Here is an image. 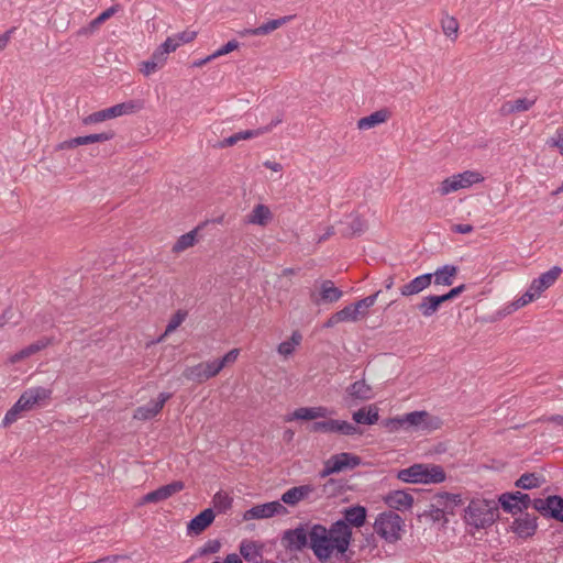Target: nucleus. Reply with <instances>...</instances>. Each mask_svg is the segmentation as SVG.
I'll list each match as a JSON object with an SVG mask.
<instances>
[{
    "label": "nucleus",
    "mask_w": 563,
    "mask_h": 563,
    "mask_svg": "<svg viewBox=\"0 0 563 563\" xmlns=\"http://www.w3.org/2000/svg\"><path fill=\"white\" fill-rule=\"evenodd\" d=\"M349 548L350 533L343 521H334L330 528L311 523L309 549L320 562L328 561L333 554L345 558Z\"/></svg>",
    "instance_id": "obj_1"
},
{
    "label": "nucleus",
    "mask_w": 563,
    "mask_h": 563,
    "mask_svg": "<svg viewBox=\"0 0 563 563\" xmlns=\"http://www.w3.org/2000/svg\"><path fill=\"white\" fill-rule=\"evenodd\" d=\"M464 512L465 523L477 530L490 527L499 517L498 504L489 499H472Z\"/></svg>",
    "instance_id": "obj_2"
},
{
    "label": "nucleus",
    "mask_w": 563,
    "mask_h": 563,
    "mask_svg": "<svg viewBox=\"0 0 563 563\" xmlns=\"http://www.w3.org/2000/svg\"><path fill=\"white\" fill-rule=\"evenodd\" d=\"M397 478L404 483L440 484L446 475L441 465L417 463L397 472Z\"/></svg>",
    "instance_id": "obj_3"
},
{
    "label": "nucleus",
    "mask_w": 563,
    "mask_h": 563,
    "mask_svg": "<svg viewBox=\"0 0 563 563\" xmlns=\"http://www.w3.org/2000/svg\"><path fill=\"white\" fill-rule=\"evenodd\" d=\"M404 519L393 510L380 512L374 522L375 532L388 543H396L404 532Z\"/></svg>",
    "instance_id": "obj_4"
},
{
    "label": "nucleus",
    "mask_w": 563,
    "mask_h": 563,
    "mask_svg": "<svg viewBox=\"0 0 563 563\" xmlns=\"http://www.w3.org/2000/svg\"><path fill=\"white\" fill-rule=\"evenodd\" d=\"M311 523H300L294 529H287L283 532L282 544L290 552H301L309 548Z\"/></svg>",
    "instance_id": "obj_5"
},
{
    "label": "nucleus",
    "mask_w": 563,
    "mask_h": 563,
    "mask_svg": "<svg viewBox=\"0 0 563 563\" xmlns=\"http://www.w3.org/2000/svg\"><path fill=\"white\" fill-rule=\"evenodd\" d=\"M407 431H433L441 427V419L426 410L405 413Z\"/></svg>",
    "instance_id": "obj_6"
},
{
    "label": "nucleus",
    "mask_w": 563,
    "mask_h": 563,
    "mask_svg": "<svg viewBox=\"0 0 563 563\" xmlns=\"http://www.w3.org/2000/svg\"><path fill=\"white\" fill-rule=\"evenodd\" d=\"M343 291L331 279L321 280L316 290L310 292V300L317 305L334 303L341 299Z\"/></svg>",
    "instance_id": "obj_7"
},
{
    "label": "nucleus",
    "mask_w": 563,
    "mask_h": 563,
    "mask_svg": "<svg viewBox=\"0 0 563 563\" xmlns=\"http://www.w3.org/2000/svg\"><path fill=\"white\" fill-rule=\"evenodd\" d=\"M287 514V508L279 500H274L261 505H255L247 509L243 514V520L249 521L253 519H267L274 516H284Z\"/></svg>",
    "instance_id": "obj_8"
},
{
    "label": "nucleus",
    "mask_w": 563,
    "mask_h": 563,
    "mask_svg": "<svg viewBox=\"0 0 563 563\" xmlns=\"http://www.w3.org/2000/svg\"><path fill=\"white\" fill-rule=\"evenodd\" d=\"M172 398L170 393H161L155 400L148 401L144 406H140L134 410V419L150 420L156 417L164 408L167 400Z\"/></svg>",
    "instance_id": "obj_9"
},
{
    "label": "nucleus",
    "mask_w": 563,
    "mask_h": 563,
    "mask_svg": "<svg viewBox=\"0 0 563 563\" xmlns=\"http://www.w3.org/2000/svg\"><path fill=\"white\" fill-rule=\"evenodd\" d=\"M343 518L338 521H343L347 526V530L350 533V542L352 541V528H361L366 522L367 509L361 505H353L346 507L342 511Z\"/></svg>",
    "instance_id": "obj_10"
},
{
    "label": "nucleus",
    "mask_w": 563,
    "mask_h": 563,
    "mask_svg": "<svg viewBox=\"0 0 563 563\" xmlns=\"http://www.w3.org/2000/svg\"><path fill=\"white\" fill-rule=\"evenodd\" d=\"M280 122H282V119L280 118H276V119L272 120V122L269 124H267V125H265L263 128H258V129H255V130H246V131L236 132V133L232 134L231 136L223 139L219 143V147L223 148V147L233 146L239 141L249 140V139L256 137V136L263 135L265 133H268V132L272 131V129L274 126H276Z\"/></svg>",
    "instance_id": "obj_11"
},
{
    "label": "nucleus",
    "mask_w": 563,
    "mask_h": 563,
    "mask_svg": "<svg viewBox=\"0 0 563 563\" xmlns=\"http://www.w3.org/2000/svg\"><path fill=\"white\" fill-rule=\"evenodd\" d=\"M115 136V132L113 130H108L101 133H95L84 136H77L67 141L62 142L58 145L59 150H70L80 145H88L92 143L106 142L110 141Z\"/></svg>",
    "instance_id": "obj_12"
},
{
    "label": "nucleus",
    "mask_w": 563,
    "mask_h": 563,
    "mask_svg": "<svg viewBox=\"0 0 563 563\" xmlns=\"http://www.w3.org/2000/svg\"><path fill=\"white\" fill-rule=\"evenodd\" d=\"M538 518L534 515L523 512L511 525V531L519 538L527 539L534 536L538 529Z\"/></svg>",
    "instance_id": "obj_13"
},
{
    "label": "nucleus",
    "mask_w": 563,
    "mask_h": 563,
    "mask_svg": "<svg viewBox=\"0 0 563 563\" xmlns=\"http://www.w3.org/2000/svg\"><path fill=\"white\" fill-rule=\"evenodd\" d=\"M433 504L446 516H454L455 509L464 504L461 494L439 492L432 497Z\"/></svg>",
    "instance_id": "obj_14"
},
{
    "label": "nucleus",
    "mask_w": 563,
    "mask_h": 563,
    "mask_svg": "<svg viewBox=\"0 0 563 563\" xmlns=\"http://www.w3.org/2000/svg\"><path fill=\"white\" fill-rule=\"evenodd\" d=\"M185 484L181 481H174L167 485L161 486L157 489L147 493L142 499V504L159 503L166 500L176 493L181 492Z\"/></svg>",
    "instance_id": "obj_15"
},
{
    "label": "nucleus",
    "mask_w": 563,
    "mask_h": 563,
    "mask_svg": "<svg viewBox=\"0 0 563 563\" xmlns=\"http://www.w3.org/2000/svg\"><path fill=\"white\" fill-rule=\"evenodd\" d=\"M336 474L345 471H352L362 464V459L353 453L342 452L329 457Z\"/></svg>",
    "instance_id": "obj_16"
},
{
    "label": "nucleus",
    "mask_w": 563,
    "mask_h": 563,
    "mask_svg": "<svg viewBox=\"0 0 563 563\" xmlns=\"http://www.w3.org/2000/svg\"><path fill=\"white\" fill-rule=\"evenodd\" d=\"M561 273L562 268L560 266H553L548 272L542 273L538 278H534L529 287L539 297L556 282Z\"/></svg>",
    "instance_id": "obj_17"
},
{
    "label": "nucleus",
    "mask_w": 563,
    "mask_h": 563,
    "mask_svg": "<svg viewBox=\"0 0 563 563\" xmlns=\"http://www.w3.org/2000/svg\"><path fill=\"white\" fill-rule=\"evenodd\" d=\"M339 224V232L343 238L358 236L366 230L365 221L357 214H351L345 220L340 221Z\"/></svg>",
    "instance_id": "obj_18"
},
{
    "label": "nucleus",
    "mask_w": 563,
    "mask_h": 563,
    "mask_svg": "<svg viewBox=\"0 0 563 563\" xmlns=\"http://www.w3.org/2000/svg\"><path fill=\"white\" fill-rule=\"evenodd\" d=\"M214 518L216 515L211 508L202 510L188 522V534H200L213 522Z\"/></svg>",
    "instance_id": "obj_19"
},
{
    "label": "nucleus",
    "mask_w": 563,
    "mask_h": 563,
    "mask_svg": "<svg viewBox=\"0 0 563 563\" xmlns=\"http://www.w3.org/2000/svg\"><path fill=\"white\" fill-rule=\"evenodd\" d=\"M263 548L264 545L262 543H258L256 541L244 539L239 547L240 554L242 558L252 563H258L260 560L263 559Z\"/></svg>",
    "instance_id": "obj_20"
},
{
    "label": "nucleus",
    "mask_w": 563,
    "mask_h": 563,
    "mask_svg": "<svg viewBox=\"0 0 563 563\" xmlns=\"http://www.w3.org/2000/svg\"><path fill=\"white\" fill-rule=\"evenodd\" d=\"M385 503L396 510H406L411 508L413 497L405 490H393L385 497Z\"/></svg>",
    "instance_id": "obj_21"
},
{
    "label": "nucleus",
    "mask_w": 563,
    "mask_h": 563,
    "mask_svg": "<svg viewBox=\"0 0 563 563\" xmlns=\"http://www.w3.org/2000/svg\"><path fill=\"white\" fill-rule=\"evenodd\" d=\"M432 283V274L426 273L415 277L400 288V294L405 297L417 295L428 288Z\"/></svg>",
    "instance_id": "obj_22"
},
{
    "label": "nucleus",
    "mask_w": 563,
    "mask_h": 563,
    "mask_svg": "<svg viewBox=\"0 0 563 563\" xmlns=\"http://www.w3.org/2000/svg\"><path fill=\"white\" fill-rule=\"evenodd\" d=\"M312 492L313 487L311 485L294 486L282 495L280 500L286 505L296 506L299 501L307 498Z\"/></svg>",
    "instance_id": "obj_23"
},
{
    "label": "nucleus",
    "mask_w": 563,
    "mask_h": 563,
    "mask_svg": "<svg viewBox=\"0 0 563 563\" xmlns=\"http://www.w3.org/2000/svg\"><path fill=\"white\" fill-rule=\"evenodd\" d=\"M167 62V57L158 48H156L147 60L142 62L140 71L148 77L157 70L162 69Z\"/></svg>",
    "instance_id": "obj_24"
},
{
    "label": "nucleus",
    "mask_w": 563,
    "mask_h": 563,
    "mask_svg": "<svg viewBox=\"0 0 563 563\" xmlns=\"http://www.w3.org/2000/svg\"><path fill=\"white\" fill-rule=\"evenodd\" d=\"M537 101V98H519L512 101H506L501 104L499 112L501 115H510L517 112L528 111Z\"/></svg>",
    "instance_id": "obj_25"
},
{
    "label": "nucleus",
    "mask_w": 563,
    "mask_h": 563,
    "mask_svg": "<svg viewBox=\"0 0 563 563\" xmlns=\"http://www.w3.org/2000/svg\"><path fill=\"white\" fill-rule=\"evenodd\" d=\"M389 111L387 109H380L367 117H363L357 121V128L360 130H368L376 125L386 122L389 118Z\"/></svg>",
    "instance_id": "obj_26"
},
{
    "label": "nucleus",
    "mask_w": 563,
    "mask_h": 563,
    "mask_svg": "<svg viewBox=\"0 0 563 563\" xmlns=\"http://www.w3.org/2000/svg\"><path fill=\"white\" fill-rule=\"evenodd\" d=\"M346 391L353 400L364 401L373 398L372 387L367 385L363 379L351 384Z\"/></svg>",
    "instance_id": "obj_27"
},
{
    "label": "nucleus",
    "mask_w": 563,
    "mask_h": 563,
    "mask_svg": "<svg viewBox=\"0 0 563 563\" xmlns=\"http://www.w3.org/2000/svg\"><path fill=\"white\" fill-rule=\"evenodd\" d=\"M379 419L378 408L375 405L363 407L353 413V420L357 424H375Z\"/></svg>",
    "instance_id": "obj_28"
},
{
    "label": "nucleus",
    "mask_w": 563,
    "mask_h": 563,
    "mask_svg": "<svg viewBox=\"0 0 563 563\" xmlns=\"http://www.w3.org/2000/svg\"><path fill=\"white\" fill-rule=\"evenodd\" d=\"M457 266L444 265L431 274L432 278L434 277L435 285L451 286L453 284V277L457 274Z\"/></svg>",
    "instance_id": "obj_29"
},
{
    "label": "nucleus",
    "mask_w": 563,
    "mask_h": 563,
    "mask_svg": "<svg viewBox=\"0 0 563 563\" xmlns=\"http://www.w3.org/2000/svg\"><path fill=\"white\" fill-rule=\"evenodd\" d=\"M442 303L441 296L429 295L422 298L421 302L418 305V310L423 317L428 318L433 316Z\"/></svg>",
    "instance_id": "obj_30"
},
{
    "label": "nucleus",
    "mask_w": 563,
    "mask_h": 563,
    "mask_svg": "<svg viewBox=\"0 0 563 563\" xmlns=\"http://www.w3.org/2000/svg\"><path fill=\"white\" fill-rule=\"evenodd\" d=\"M272 219V212L265 205H256L252 212L247 216V223L266 225Z\"/></svg>",
    "instance_id": "obj_31"
},
{
    "label": "nucleus",
    "mask_w": 563,
    "mask_h": 563,
    "mask_svg": "<svg viewBox=\"0 0 563 563\" xmlns=\"http://www.w3.org/2000/svg\"><path fill=\"white\" fill-rule=\"evenodd\" d=\"M291 16H284L279 19L269 20L255 29H250L246 32L251 35H266L283 26Z\"/></svg>",
    "instance_id": "obj_32"
},
{
    "label": "nucleus",
    "mask_w": 563,
    "mask_h": 563,
    "mask_svg": "<svg viewBox=\"0 0 563 563\" xmlns=\"http://www.w3.org/2000/svg\"><path fill=\"white\" fill-rule=\"evenodd\" d=\"M545 517L563 522V497L559 495L549 496V506Z\"/></svg>",
    "instance_id": "obj_33"
},
{
    "label": "nucleus",
    "mask_w": 563,
    "mask_h": 563,
    "mask_svg": "<svg viewBox=\"0 0 563 563\" xmlns=\"http://www.w3.org/2000/svg\"><path fill=\"white\" fill-rule=\"evenodd\" d=\"M120 9V4H114L103 12H101L97 18L91 20L87 27L82 29L79 33H91L96 29H98L101 24H103L107 20H109L112 15H114Z\"/></svg>",
    "instance_id": "obj_34"
},
{
    "label": "nucleus",
    "mask_w": 563,
    "mask_h": 563,
    "mask_svg": "<svg viewBox=\"0 0 563 563\" xmlns=\"http://www.w3.org/2000/svg\"><path fill=\"white\" fill-rule=\"evenodd\" d=\"M328 430L329 432H336L344 435H354L361 433L358 427H356L355 424L344 420L334 419H329Z\"/></svg>",
    "instance_id": "obj_35"
},
{
    "label": "nucleus",
    "mask_w": 563,
    "mask_h": 563,
    "mask_svg": "<svg viewBox=\"0 0 563 563\" xmlns=\"http://www.w3.org/2000/svg\"><path fill=\"white\" fill-rule=\"evenodd\" d=\"M543 482V477L536 473H525L515 482V486L528 490L540 487Z\"/></svg>",
    "instance_id": "obj_36"
},
{
    "label": "nucleus",
    "mask_w": 563,
    "mask_h": 563,
    "mask_svg": "<svg viewBox=\"0 0 563 563\" xmlns=\"http://www.w3.org/2000/svg\"><path fill=\"white\" fill-rule=\"evenodd\" d=\"M25 394L32 401V405L35 407L48 400L52 396V390L42 386H37L26 389Z\"/></svg>",
    "instance_id": "obj_37"
},
{
    "label": "nucleus",
    "mask_w": 563,
    "mask_h": 563,
    "mask_svg": "<svg viewBox=\"0 0 563 563\" xmlns=\"http://www.w3.org/2000/svg\"><path fill=\"white\" fill-rule=\"evenodd\" d=\"M497 504L507 514H510L512 516L521 514L520 507L517 506L511 492L503 493L501 495H499Z\"/></svg>",
    "instance_id": "obj_38"
},
{
    "label": "nucleus",
    "mask_w": 563,
    "mask_h": 563,
    "mask_svg": "<svg viewBox=\"0 0 563 563\" xmlns=\"http://www.w3.org/2000/svg\"><path fill=\"white\" fill-rule=\"evenodd\" d=\"M196 235L197 229H194L190 232L183 234L173 245L172 251L174 253H180L187 250L188 247L194 246V244L196 243Z\"/></svg>",
    "instance_id": "obj_39"
},
{
    "label": "nucleus",
    "mask_w": 563,
    "mask_h": 563,
    "mask_svg": "<svg viewBox=\"0 0 563 563\" xmlns=\"http://www.w3.org/2000/svg\"><path fill=\"white\" fill-rule=\"evenodd\" d=\"M183 376L188 380L197 383H203L209 379L201 363L186 367L183 372Z\"/></svg>",
    "instance_id": "obj_40"
},
{
    "label": "nucleus",
    "mask_w": 563,
    "mask_h": 563,
    "mask_svg": "<svg viewBox=\"0 0 563 563\" xmlns=\"http://www.w3.org/2000/svg\"><path fill=\"white\" fill-rule=\"evenodd\" d=\"M459 183H461V188H468L474 184L481 183L484 180L483 176L473 170H465L461 174L456 175Z\"/></svg>",
    "instance_id": "obj_41"
},
{
    "label": "nucleus",
    "mask_w": 563,
    "mask_h": 563,
    "mask_svg": "<svg viewBox=\"0 0 563 563\" xmlns=\"http://www.w3.org/2000/svg\"><path fill=\"white\" fill-rule=\"evenodd\" d=\"M188 312L186 310H177L168 321L165 332L159 340L174 332L186 320Z\"/></svg>",
    "instance_id": "obj_42"
},
{
    "label": "nucleus",
    "mask_w": 563,
    "mask_h": 563,
    "mask_svg": "<svg viewBox=\"0 0 563 563\" xmlns=\"http://www.w3.org/2000/svg\"><path fill=\"white\" fill-rule=\"evenodd\" d=\"M233 499L225 493L218 492L212 499L214 508L219 512H227L232 507Z\"/></svg>",
    "instance_id": "obj_43"
},
{
    "label": "nucleus",
    "mask_w": 563,
    "mask_h": 563,
    "mask_svg": "<svg viewBox=\"0 0 563 563\" xmlns=\"http://www.w3.org/2000/svg\"><path fill=\"white\" fill-rule=\"evenodd\" d=\"M419 517L430 518V520L432 522H440V521H442L443 526H445L449 522V519L442 512V509H439L437 507V505H434L433 503L429 506V509H427L422 514H420Z\"/></svg>",
    "instance_id": "obj_44"
},
{
    "label": "nucleus",
    "mask_w": 563,
    "mask_h": 563,
    "mask_svg": "<svg viewBox=\"0 0 563 563\" xmlns=\"http://www.w3.org/2000/svg\"><path fill=\"white\" fill-rule=\"evenodd\" d=\"M459 189H462L461 183H459L456 175H454L452 177L445 178L438 188V191L441 196H445L450 192L457 191Z\"/></svg>",
    "instance_id": "obj_45"
},
{
    "label": "nucleus",
    "mask_w": 563,
    "mask_h": 563,
    "mask_svg": "<svg viewBox=\"0 0 563 563\" xmlns=\"http://www.w3.org/2000/svg\"><path fill=\"white\" fill-rule=\"evenodd\" d=\"M238 47H239V42L238 41H235V40L229 41L228 43L222 45L220 48H218L212 55H210L207 58L200 60L196 65H202V64H205V63H207V62H209V60H211V59H213L216 57L229 54L232 51L236 49Z\"/></svg>",
    "instance_id": "obj_46"
},
{
    "label": "nucleus",
    "mask_w": 563,
    "mask_h": 563,
    "mask_svg": "<svg viewBox=\"0 0 563 563\" xmlns=\"http://www.w3.org/2000/svg\"><path fill=\"white\" fill-rule=\"evenodd\" d=\"M360 314L353 303L345 306L343 309L336 311V319L341 322L357 321Z\"/></svg>",
    "instance_id": "obj_47"
},
{
    "label": "nucleus",
    "mask_w": 563,
    "mask_h": 563,
    "mask_svg": "<svg viewBox=\"0 0 563 563\" xmlns=\"http://www.w3.org/2000/svg\"><path fill=\"white\" fill-rule=\"evenodd\" d=\"M379 294L380 290L353 303L361 317H364L366 314L365 309H368L375 305Z\"/></svg>",
    "instance_id": "obj_48"
},
{
    "label": "nucleus",
    "mask_w": 563,
    "mask_h": 563,
    "mask_svg": "<svg viewBox=\"0 0 563 563\" xmlns=\"http://www.w3.org/2000/svg\"><path fill=\"white\" fill-rule=\"evenodd\" d=\"M442 30L448 37L455 40L457 36L459 23L453 16H445L442 20Z\"/></svg>",
    "instance_id": "obj_49"
},
{
    "label": "nucleus",
    "mask_w": 563,
    "mask_h": 563,
    "mask_svg": "<svg viewBox=\"0 0 563 563\" xmlns=\"http://www.w3.org/2000/svg\"><path fill=\"white\" fill-rule=\"evenodd\" d=\"M538 296L531 290L529 287L528 290L517 300H515L508 308V312L515 311L517 309H520L528 305L529 302L533 301Z\"/></svg>",
    "instance_id": "obj_50"
},
{
    "label": "nucleus",
    "mask_w": 563,
    "mask_h": 563,
    "mask_svg": "<svg viewBox=\"0 0 563 563\" xmlns=\"http://www.w3.org/2000/svg\"><path fill=\"white\" fill-rule=\"evenodd\" d=\"M143 107L142 101L140 100H129L122 103H118V110L120 112V117L124 114H132Z\"/></svg>",
    "instance_id": "obj_51"
},
{
    "label": "nucleus",
    "mask_w": 563,
    "mask_h": 563,
    "mask_svg": "<svg viewBox=\"0 0 563 563\" xmlns=\"http://www.w3.org/2000/svg\"><path fill=\"white\" fill-rule=\"evenodd\" d=\"M290 420H314L313 407H300L297 408L287 421Z\"/></svg>",
    "instance_id": "obj_52"
},
{
    "label": "nucleus",
    "mask_w": 563,
    "mask_h": 563,
    "mask_svg": "<svg viewBox=\"0 0 563 563\" xmlns=\"http://www.w3.org/2000/svg\"><path fill=\"white\" fill-rule=\"evenodd\" d=\"M23 411L22 405H20L18 401L7 411L4 415V418L2 420V426L8 427L15 422L20 413Z\"/></svg>",
    "instance_id": "obj_53"
},
{
    "label": "nucleus",
    "mask_w": 563,
    "mask_h": 563,
    "mask_svg": "<svg viewBox=\"0 0 563 563\" xmlns=\"http://www.w3.org/2000/svg\"><path fill=\"white\" fill-rule=\"evenodd\" d=\"M221 548V543L217 539L208 540L202 547H200L197 551V555L203 556L207 554H213L219 552Z\"/></svg>",
    "instance_id": "obj_54"
},
{
    "label": "nucleus",
    "mask_w": 563,
    "mask_h": 563,
    "mask_svg": "<svg viewBox=\"0 0 563 563\" xmlns=\"http://www.w3.org/2000/svg\"><path fill=\"white\" fill-rule=\"evenodd\" d=\"M517 506L520 507L521 514L531 507V498L528 494L521 493L520 490L511 492Z\"/></svg>",
    "instance_id": "obj_55"
},
{
    "label": "nucleus",
    "mask_w": 563,
    "mask_h": 563,
    "mask_svg": "<svg viewBox=\"0 0 563 563\" xmlns=\"http://www.w3.org/2000/svg\"><path fill=\"white\" fill-rule=\"evenodd\" d=\"M201 364L209 379L217 376L223 369V363L219 362L218 360H213Z\"/></svg>",
    "instance_id": "obj_56"
},
{
    "label": "nucleus",
    "mask_w": 563,
    "mask_h": 563,
    "mask_svg": "<svg viewBox=\"0 0 563 563\" xmlns=\"http://www.w3.org/2000/svg\"><path fill=\"white\" fill-rule=\"evenodd\" d=\"M179 41L175 36H169L166 38L164 43H162L157 48L164 53L166 57L172 52H175L179 47Z\"/></svg>",
    "instance_id": "obj_57"
},
{
    "label": "nucleus",
    "mask_w": 563,
    "mask_h": 563,
    "mask_svg": "<svg viewBox=\"0 0 563 563\" xmlns=\"http://www.w3.org/2000/svg\"><path fill=\"white\" fill-rule=\"evenodd\" d=\"M106 120H108L107 115H106V111H104V109H102V110L96 111V112L82 118V124L90 125V124L103 122Z\"/></svg>",
    "instance_id": "obj_58"
},
{
    "label": "nucleus",
    "mask_w": 563,
    "mask_h": 563,
    "mask_svg": "<svg viewBox=\"0 0 563 563\" xmlns=\"http://www.w3.org/2000/svg\"><path fill=\"white\" fill-rule=\"evenodd\" d=\"M547 144L551 147H558L563 155V126L556 129L555 136L549 139Z\"/></svg>",
    "instance_id": "obj_59"
},
{
    "label": "nucleus",
    "mask_w": 563,
    "mask_h": 563,
    "mask_svg": "<svg viewBox=\"0 0 563 563\" xmlns=\"http://www.w3.org/2000/svg\"><path fill=\"white\" fill-rule=\"evenodd\" d=\"M466 289V285L462 284L460 286H456L452 289H450L448 292L440 295L442 302H446L449 300H452L460 296L464 290Z\"/></svg>",
    "instance_id": "obj_60"
},
{
    "label": "nucleus",
    "mask_w": 563,
    "mask_h": 563,
    "mask_svg": "<svg viewBox=\"0 0 563 563\" xmlns=\"http://www.w3.org/2000/svg\"><path fill=\"white\" fill-rule=\"evenodd\" d=\"M548 506H549V496L544 499H542V498H536L533 500L531 499V507H533L543 517H545Z\"/></svg>",
    "instance_id": "obj_61"
},
{
    "label": "nucleus",
    "mask_w": 563,
    "mask_h": 563,
    "mask_svg": "<svg viewBox=\"0 0 563 563\" xmlns=\"http://www.w3.org/2000/svg\"><path fill=\"white\" fill-rule=\"evenodd\" d=\"M46 344L45 343H42V342H36V343H33V344H30L29 346H26L25 349H23L21 352H20V355L19 357H26V356H30L38 351H41L43 347H45Z\"/></svg>",
    "instance_id": "obj_62"
},
{
    "label": "nucleus",
    "mask_w": 563,
    "mask_h": 563,
    "mask_svg": "<svg viewBox=\"0 0 563 563\" xmlns=\"http://www.w3.org/2000/svg\"><path fill=\"white\" fill-rule=\"evenodd\" d=\"M196 36H197V32L196 31H189V30L180 32V33L175 35L177 41H179V45L186 44V43H189V42L194 41Z\"/></svg>",
    "instance_id": "obj_63"
},
{
    "label": "nucleus",
    "mask_w": 563,
    "mask_h": 563,
    "mask_svg": "<svg viewBox=\"0 0 563 563\" xmlns=\"http://www.w3.org/2000/svg\"><path fill=\"white\" fill-rule=\"evenodd\" d=\"M239 354V349H232L222 358H219L218 361L223 363L224 368L228 364L234 363L238 360Z\"/></svg>",
    "instance_id": "obj_64"
}]
</instances>
